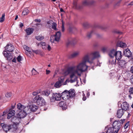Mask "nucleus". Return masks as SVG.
Wrapping results in <instances>:
<instances>
[{"label": "nucleus", "mask_w": 133, "mask_h": 133, "mask_svg": "<svg viewBox=\"0 0 133 133\" xmlns=\"http://www.w3.org/2000/svg\"><path fill=\"white\" fill-rule=\"evenodd\" d=\"M100 54L98 51H94L91 52L90 55L87 54L84 56L82 61L76 66H72L69 68L68 72L70 74V79L69 82L72 83L77 81V76H81V74L86 71L88 66L86 65V63L88 62L91 64L94 63V60L96 58L100 57Z\"/></svg>", "instance_id": "nucleus-1"}, {"label": "nucleus", "mask_w": 133, "mask_h": 133, "mask_svg": "<svg viewBox=\"0 0 133 133\" xmlns=\"http://www.w3.org/2000/svg\"><path fill=\"white\" fill-rule=\"evenodd\" d=\"M17 108L19 111L17 116L20 118H24L27 114L35 111L38 108V107L34 104L25 106L20 103L17 104Z\"/></svg>", "instance_id": "nucleus-2"}, {"label": "nucleus", "mask_w": 133, "mask_h": 133, "mask_svg": "<svg viewBox=\"0 0 133 133\" xmlns=\"http://www.w3.org/2000/svg\"><path fill=\"white\" fill-rule=\"evenodd\" d=\"M35 101L37 104L40 105H45V101L44 99L41 97L39 95L36 96L34 98Z\"/></svg>", "instance_id": "nucleus-3"}, {"label": "nucleus", "mask_w": 133, "mask_h": 133, "mask_svg": "<svg viewBox=\"0 0 133 133\" xmlns=\"http://www.w3.org/2000/svg\"><path fill=\"white\" fill-rule=\"evenodd\" d=\"M121 123L119 121H115L114 122L112 127L115 130L114 133H117L120 128Z\"/></svg>", "instance_id": "nucleus-4"}, {"label": "nucleus", "mask_w": 133, "mask_h": 133, "mask_svg": "<svg viewBox=\"0 0 133 133\" xmlns=\"http://www.w3.org/2000/svg\"><path fill=\"white\" fill-rule=\"evenodd\" d=\"M61 34L60 31L56 33L55 35L51 36L50 37V41L51 42H54V41H58L59 39Z\"/></svg>", "instance_id": "nucleus-5"}, {"label": "nucleus", "mask_w": 133, "mask_h": 133, "mask_svg": "<svg viewBox=\"0 0 133 133\" xmlns=\"http://www.w3.org/2000/svg\"><path fill=\"white\" fill-rule=\"evenodd\" d=\"M3 55L8 60H11L13 58V55L11 53H9L6 51H4L3 52Z\"/></svg>", "instance_id": "nucleus-6"}, {"label": "nucleus", "mask_w": 133, "mask_h": 133, "mask_svg": "<svg viewBox=\"0 0 133 133\" xmlns=\"http://www.w3.org/2000/svg\"><path fill=\"white\" fill-rule=\"evenodd\" d=\"M64 77H61L59 78L58 81L55 84V87L57 88H58L61 86L62 83L64 81Z\"/></svg>", "instance_id": "nucleus-7"}, {"label": "nucleus", "mask_w": 133, "mask_h": 133, "mask_svg": "<svg viewBox=\"0 0 133 133\" xmlns=\"http://www.w3.org/2000/svg\"><path fill=\"white\" fill-rule=\"evenodd\" d=\"M2 125L3 130L6 132L9 131L10 129L12 128V126L10 125H8L2 123Z\"/></svg>", "instance_id": "nucleus-8"}, {"label": "nucleus", "mask_w": 133, "mask_h": 133, "mask_svg": "<svg viewBox=\"0 0 133 133\" xmlns=\"http://www.w3.org/2000/svg\"><path fill=\"white\" fill-rule=\"evenodd\" d=\"M5 49L7 50V52L13 51L14 49V46L11 44H9L6 45L5 47Z\"/></svg>", "instance_id": "nucleus-9"}, {"label": "nucleus", "mask_w": 133, "mask_h": 133, "mask_svg": "<svg viewBox=\"0 0 133 133\" xmlns=\"http://www.w3.org/2000/svg\"><path fill=\"white\" fill-rule=\"evenodd\" d=\"M123 53L125 56L128 57H131L132 55L130 50L128 48L124 49Z\"/></svg>", "instance_id": "nucleus-10"}, {"label": "nucleus", "mask_w": 133, "mask_h": 133, "mask_svg": "<svg viewBox=\"0 0 133 133\" xmlns=\"http://www.w3.org/2000/svg\"><path fill=\"white\" fill-rule=\"evenodd\" d=\"M69 98H73L75 95V92L74 89H70L68 91Z\"/></svg>", "instance_id": "nucleus-11"}, {"label": "nucleus", "mask_w": 133, "mask_h": 133, "mask_svg": "<svg viewBox=\"0 0 133 133\" xmlns=\"http://www.w3.org/2000/svg\"><path fill=\"white\" fill-rule=\"evenodd\" d=\"M121 109L125 111L127 110L129 108V105L127 102H125L121 104Z\"/></svg>", "instance_id": "nucleus-12"}, {"label": "nucleus", "mask_w": 133, "mask_h": 133, "mask_svg": "<svg viewBox=\"0 0 133 133\" xmlns=\"http://www.w3.org/2000/svg\"><path fill=\"white\" fill-rule=\"evenodd\" d=\"M115 56L116 57V59L118 61L122 58V57L121 52L119 51H116Z\"/></svg>", "instance_id": "nucleus-13"}, {"label": "nucleus", "mask_w": 133, "mask_h": 133, "mask_svg": "<svg viewBox=\"0 0 133 133\" xmlns=\"http://www.w3.org/2000/svg\"><path fill=\"white\" fill-rule=\"evenodd\" d=\"M9 112L8 113L7 118L8 119H10L11 117L14 116L15 114V111L14 110H12L11 109H10Z\"/></svg>", "instance_id": "nucleus-14"}, {"label": "nucleus", "mask_w": 133, "mask_h": 133, "mask_svg": "<svg viewBox=\"0 0 133 133\" xmlns=\"http://www.w3.org/2000/svg\"><path fill=\"white\" fill-rule=\"evenodd\" d=\"M59 106L62 108L63 110H65L67 108V105L65 101H61L59 102Z\"/></svg>", "instance_id": "nucleus-15"}, {"label": "nucleus", "mask_w": 133, "mask_h": 133, "mask_svg": "<svg viewBox=\"0 0 133 133\" xmlns=\"http://www.w3.org/2000/svg\"><path fill=\"white\" fill-rule=\"evenodd\" d=\"M62 98L64 99H69V98L68 91L65 90L62 93Z\"/></svg>", "instance_id": "nucleus-16"}, {"label": "nucleus", "mask_w": 133, "mask_h": 133, "mask_svg": "<svg viewBox=\"0 0 133 133\" xmlns=\"http://www.w3.org/2000/svg\"><path fill=\"white\" fill-rule=\"evenodd\" d=\"M124 110L122 109H119L118 110L117 112V117L119 118H121L123 115L124 112Z\"/></svg>", "instance_id": "nucleus-17"}, {"label": "nucleus", "mask_w": 133, "mask_h": 133, "mask_svg": "<svg viewBox=\"0 0 133 133\" xmlns=\"http://www.w3.org/2000/svg\"><path fill=\"white\" fill-rule=\"evenodd\" d=\"M108 126H107L105 127V131L106 133H113L114 131L115 130L112 127H109L108 128Z\"/></svg>", "instance_id": "nucleus-18"}, {"label": "nucleus", "mask_w": 133, "mask_h": 133, "mask_svg": "<svg viewBox=\"0 0 133 133\" xmlns=\"http://www.w3.org/2000/svg\"><path fill=\"white\" fill-rule=\"evenodd\" d=\"M117 47H120L122 48H125L127 46L125 43L121 41H118L117 44Z\"/></svg>", "instance_id": "nucleus-19"}, {"label": "nucleus", "mask_w": 133, "mask_h": 133, "mask_svg": "<svg viewBox=\"0 0 133 133\" xmlns=\"http://www.w3.org/2000/svg\"><path fill=\"white\" fill-rule=\"evenodd\" d=\"M53 96L54 98H55V100L56 101H60L61 98L60 94L57 93L53 94Z\"/></svg>", "instance_id": "nucleus-20"}, {"label": "nucleus", "mask_w": 133, "mask_h": 133, "mask_svg": "<svg viewBox=\"0 0 133 133\" xmlns=\"http://www.w3.org/2000/svg\"><path fill=\"white\" fill-rule=\"evenodd\" d=\"M75 39L71 38L69 39L66 42L68 45L74 44L75 42Z\"/></svg>", "instance_id": "nucleus-21"}, {"label": "nucleus", "mask_w": 133, "mask_h": 133, "mask_svg": "<svg viewBox=\"0 0 133 133\" xmlns=\"http://www.w3.org/2000/svg\"><path fill=\"white\" fill-rule=\"evenodd\" d=\"M80 54V52L76 51L73 52L70 55V57L72 58H74L78 56Z\"/></svg>", "instance_id": "nucleus-22"}, {"label": "nucleus", "mask_w": 133, "mask_h": 133, "mask_svg": "<svg viewBox=\"0 0 133 133\" xmlns=\"http://www.w3.org/2000/svg\"><path fill=\"white\" fill-rule=\"evenodd\" d=\"M116 51L114 49L111 50L109 53V55L111 58H113L115 56Z\"/></svg>", "instance_id": "nucleus-23"}, {"label": "nucleus", "mask_w": 133, "mask_h": 133, "mask_svg": "<svg viewBox=\"0 0 133 133\" xmlns=\"http://www.w3.org/2000/svg\"><path fill=\"white\" fill-rule=\"evenodd\" d=\"M25 31L26 34L29 35H31L33 32L34 29L33 28H29L27 29Z\"/></svg>", "instance_id": "nucleus-24"}, {"label": "nucleus", "mask_w": 133, "mask_h": 133, "mask_svg": "<svg viewBox=\"0 0 133 133\" xmlns=\"http://www.w3.org/2000/svg\"><path fill=\"white\" fill-rule=\"evenodd\" d=\"M118 64L121 67H123L125 64V61L124 60H121L118 61Z\"/></svg>", "instance_id": "nucleus-25"}, {"label": "nucleus", "mask_w": 133, "mask_h": 133, "mask_svg": "<svg viewBox=\"0 0 133 133\" xmlns=\"http://www.w3.org/2000/svg\"><path fill=\"white\" fill-rule=\"evenodd\" d=\"M50 93V91L48 90H46L42 92V94L47 96H48Z\"/></svg>", "instance_id": "nucleus-26"}, {"label": "nucleus", "mask_w": 133, "mask_h": 133, "mask_svg": "<svg viewBox=\"0 0 133 133\" xmlns=\"http://www.w3.org/2000/svg\"><path fill=\"white\" fill-rule=\"evenodd\" d=\"M93 33L94 32L92 31L88 32L87 34V37L88 39L92 37Z\"/></svg>", "instance_id": "nucleus-27"}, {"label": "nucleus", "mask_w": 133, "mask_h": 133, "mask_svg": "<svg viewBox=\"0 0 133 133\" xmlns=\"http://www.w3.org/2000/svg\"><path fill=\"white\" fill-rule=\"evenodd\" d=\"M36 38L38 41H41L44 38V37L41 35L36 36Z\"/></svg>", "instance_id": "nucleus-28"}, {"label": "nucleus", "mask_w": 133, "mask_h": 133, "mask_svg": "<svg viewBox=\"0 0 133 133\" xmlns=\"http://www.w3.org/2000/svg\"><path fill=\"white\" fill-rule=\"evenodd\" d=\"M73 5V7L74 9H78L80 8V7L77 5V3L75 1L74 2Z\"/></svg>", "instance_id": "nucleus-29"}, {"label": "nucleus", "mask_w": 133, "mask_h": 133, "mask_svg": "<svg viewBox=\"0 0 133 133\" xmlns=\"http://www.w3.org/2000/svg\"><path fill=\"white\" fill-rule=\"evenodd\" d=\"M116 59H114L112 58H111L109 60V63L115 65L116 64Z\"/></svg>", "instance_id": "nucleus-30"}, {"label": "nucleus", "mask_w": 133, "mask_h": 133, "mask_svg": "<svg viewBox=\"0 0 133 133\" xmlns=\"http://www.w3.org/2000/svg\"><path fill=\"white\" fill-rule=\"evenodd\" d=\"M53 22L52 21H49L47 22L48 24L46 25V26L48 28L50 29L51 27V25L53 23Z\"/></svg>", "instance_id": "nucleus-31"}, {"label": "nucleus", "mask_w": 133, "mask_h": 133, "mask_svg": "<svg viewBox=\"0 0 133 133\" xmlns=\"http://www.w3.org/2000/svg\"><path fill=\"white\" fill-rule=\"evenodd\" d=\"M40 45L42 46V48L43 49H46V44L45 42H41L39 44V45Z\"/></svg>", "instance_id": "nucleus-32"}, {"label": "nucleus", "mask_w": 133, "mask_h": 133, "mask_svg": "<svg viewBox=\"0 0 133 133\" xmlns=\"http://www.w3.org/2000/svg\"><path fill=\"white\" fill-rule=\"evenodd\" d=\"M29 12V10L27 9H25L23 11L22 14L23 15H27Z\"/></svg>", "instance_id": "nucleus-33"}, {"label": "nucleus", "mask_w": 133, "mask_h": 133, "mask_svg": "<svg viewBox=\"0 0 133 133\" xmlns=\"http://www.w3.org/2000/svg\"><path fill=\"white\" fill-rule=\"evenodd\" d=\"M18 123H14L13 125H12V128L14 129V130H17L18 128Z\"/></svg>", "instance_id": "nucleus-34"}, {"label": "nucleus", "mask_w": 133, "mask_h": 133, "mask_svg": "<svg viewBox=\"0 0 133 133\" xmlns=\"http://www.w3.org/2000/svg\"><path fill=\"white\" fill-rule=\"evenodd\" d=\"M5 14L4 13L2 14V17L0 18V22L1 23L3 22L5 19Z\"/></svg>", "instance_id": "nucleus-35"}, {"label": "nucleus", "mask_w": 133, "mask_h": 133, "mask_svg": "<svg viewBox=\"0 0 133 133\" xmlns=\"http://www.w3.org/2000/svg\"><path fill=\"white\" fill-rule=\"evenodd\" d=\"M57 24L53 22L52 25V28L54 30H57V29L56 28Z\"/></svg>", "instance_id": "nucleus-36"}, {"label": "nucleus", "mask_w": 133, "mask_h": 133, "mask_svg": "<svg viewBox=\"0 0 133 133\" xmlns=\"http://www.w3.org/2000/svg\"><path fill=\"white\" fill-rule=\"evenodd\" d=\"M90 3L87 1H84L83 2V5L84 6L89 5Z\"/></svg>", "instance_id": "nucleus-37"}, {"label": "nucleus", "mask_w": 133, "mask_h": 133, "mask_svg": "<svg viewBox=\"0 0 133 133\" xmlns=\"http://www.w3.org/2000/svg\"><path fill=\"white\" fill-rule=\"evenodd\" d=\"M32 75H36L38 73L34 68H33L32 70Z\"/></svg>", "instance_id": "nucleus-38"}, {"label": "nucleus", "mask_w": 133, "mask_h": 133, "mask_svg": "<svg viewBox=\"0 0 133 133\" xmlns=\"http://www.w3.org/2000/svg\"><path fill=\"white\" fill-rule=\"evenodd\" d=\"M41 91V90H39L37 91L34 92L32 93V95L34 96H35L39 93Z\"/></svg>", "instance_id": "nucleus-39"}, {"label": "nucleus", "mask_w": 133, "mask_h": 133, "mask_svg": "<svg viewBox=\"0 0 133 133\" xmlns=\"http://www.w3.org/2000/svg\"><path fill=\"white\" fill-rule=\"evenodd\" d=\"M129 127V122H127L126 123L124 126V128L125 129H128Z\"/></svg>", "instance_id": "nucleus-40"}, {"label": "nucleus", "mask_w": 133, "mask_h": 133, "mask_svg": "<svg viewBox=\"0 0 133 133\" xmlns=\"http://www.w3.org/2000/svg\"><path fill=\"white\" fill-rule=\"evenodd\" d=\"M23 47L24 49L26 51L29 52L30 51V50H29V48L26 45H24Z\"/></svg>", "instance_id": "nucleus-41"}, {"label": "nucleus", "mask_w": 133, "mask_h": 133, "mask_svg": "<svg viewBox=\"0 0 133 133\" xmlns=\"http://www.w3.org/2000/svg\"><path fill=\"white\" fill-rule=\"evenodd\" d=\"M12 93L11 92H7L5 94V96L7 97H10L12 95Z\"/></svg>", "instance_id": "nucleus-42"}, {"label": "nucleus", "mask_w": 133, "mask_h": 133, "mask_svg": "<svg viewBox=\"0 0 133 133\" xmlns=\"http://www.w3.org/2000/svg\"><path fill=\"white\" fill-rule=\"evenodd\" d=\"M17 59L18 62H20L22 60V57L21 56L19 55L17 58Z\"/></svg>", "instance_id": "nucleus-43"}, {"label": "nucleus", "mask_w": 133, "mask_h": 133, "mask_svg": "<svg viewBox=\"0 0 133 133\" xmlns=\"http://www.w3.org/2000/svg\"><path fill=\"white\" fill-rule=\"evenodd\" d=\"M88 23L87 22H85L83 23V26L85 28H87L88 25Z\"/></svg>", "instance_id": "nucleus-44"}, {"label": "nucleus", "mask_w": 133, "mask_h": 133, "mask_svg": "<svg viewBox=\"0 0 133 133\" xmlns=\"http://www.w3.org/2000/svg\"><path fill=\"white\" fill-rule=\"evenodd\" d=\"M4 112H3V114L2 115H0V120H3L4 119Z\"/></svg>", "instance_id": "nucleus-45"}, {"label": "nucleus", "mask_w": 133, "mask_h": 133, "mask_svg": "<svg viewBox=\"0 0 133 133\" xmlns=\"http://www.w3.org/2000/svg\"><path fill=\"white\" fill-rule=\"evenodd\" d=\"M64 23L63 21L62 22V32H63L64 31Z\"/></svg>", "instance_id": "nucleus-46"}, {"label": "nucleus", "mask_w": 133, "mask_h": 133, "mask_svg": "<svg viewBox=\"0 0 133 133\" xmlns=\"http://www.w3.org/2000/svg\"><path fill=\"white\" fill-rule=\"evenodd\" d=\"M129 92L130 94H133V87L130 88L129 90Z\"/></svg>", "instance_id": "nucleus-47"}, {"label": "nucleus", "mask_w": 133, "mask_h": 133, "mask_svg": "<svg viewBox=\"0 0 133 133\" xmlns=\"http://www.w3.org/2000/svg\"><path fill=\"white\" fill-rule=\"evenodd\" d=\"M46 49L47 48L49 50H50L51 49V47L49 45H46Z\"/></svg>", "instance_id": "nucleus-48"}, {"label": "nucleus", "mask_w": 133, "mask_h": 133, "mask_svg": "<svg viewBox=\"0 0 133 133\" xmlns=\"http://www.w3.org/2000/svg\"><path fill=\"white\" fill-rule=\"evenodd\" d=\"M107 48L106 47H104L102 49V51L104 52H105L107 51Z\"/></svg>", "instance_id": "nucleus-49"}, {"label": "nucleus", "mask_w": 133, "mask_h": 133, "mask_svg": "<svg viewBox=\"0 0 133 133\" xmlns=\"http://www.w3.org/2000/svg\"><path fill=\"white\" fill-rule=\"evenodd\" d=\"M55 98H54V97L52 96V97L50 99V101L51 102H53L55 101H56L55 100Z\"/></svg>", "instance_id": "nucleus-50"}, {"label": "nucleus", "mask_w": 133, "mask_h": 133, "mask_svg": "<svg viewBox=\"0 0 133 133\" xmlns=\"http://www.w3.org/2000/svg\"><path fill=\"white\" fill-rule=\"evenodd\" d=\"M130 81L131 83L133 85V76H132L130 79Z\"/></svg>", "instance_id": "nucleus-51"}, {"label": "nucleus", "mask_w": 133, "mask_h": 133, "mask_svg": "<svg viewBox=\"0 0 133 133\" xmlns=\"http://www.w3.org/2000/svg\"><path fill=\"white\" fill-rule=\"evenodd\" d=\"M35 21L37 22L40 23L41 22V20L40 19H35Z\"/></svg>", "instance_id": "nucleus-52"}, {"label": "nucleus", "mask_w": 133, "mask_h": 133, "mask_svg": "<svg viewBox=\"0 0 133 133\" xmlns=\"http://www.w3.org/2000/svg\"><path fill=\"white\" fill-rule=\"evenodd\" d=\"M50 72V71L49 70H46V75H48L49 74Z\"/></svg>", "instance_id": "nucleus-53"}, {"label": "nucleus", "mask_w": 133, "mask_h": 133, "mask_svg": "<svg viewBox=\"0 0 133 133\" xmlns=\"http://www.w3.org/2000/svg\"><path fill=\"white\" fill-rule=\"evenodd\" d=\"M12 62H13L16 63V59L15 57H14L12 60Z\"/></svg>", "instance_id": "nucleus-54"}, {"label": "nucleus", "mask_w": 133, "mask_h": 133, "mask_svg": "<svg viewBox=\"0 0 133 133\" xmlns=\"http://www.w3.org/2000/svg\"><path fill=\"white\" fill-rule=\"evenodd\" d=\"M19 26L20 28H22V27L23 26V24L22 23H20V24L19 25Z\"/></svg>", "instance_id": "nucleus-55"}, {"label": "nucleus", "mask_w": 133, "mask_h": 133, "mask_svg": "<svg viewBox=\"0 0 133 133\" xmlns=\"http://www.w3.org/2000/svg\"><path fill=\"white\" fill-rule=\"evenodd\" d=\"M115 33H117V34H122V32H120L119 31H115Z\"/></svg>", "instance_id": "nucleus-56"}, {"label": "nucleus", "mask_w": 133, "mask_h": 133, "mask_svg": "<svg viewBox=\"0 0 133 133\" xmlns=\"http://www.w3.org/2000/svg\"><path fill=\"white\" fill-rule=\"evenodd\" d=\"M133 5V2H131L130 3H129L128 4V5Z\"/></svg>", "instance_id": "nucleus-57"}, {"label": "nucleus", "mask_w": 133, "mask_h": 133, "mask_svg": "<svg viewBox=\"0 0 133 133\" xmlns=\"http://www.w3.org/2000/svg\"><path fill=\"white\" fill-rule=\"evenodd\" d=\"M130 70L131 72L133 73V66L131 67Z\"/></svg>", "instance_id": "nucleus-58"}, {"label": "nucleus", "mask_w": 133, "mask_h": 133, "mask_svg": "<svg viewBox=\"0 0 133 133\" xmlns=\"http://www.w3.org/2000/svg\"><path fill=\"white\" fill-rule=\"evenodd\" d=\"M16 119V117H14V118H12L11 119V122H14V121H13V119Z\"/></svg>", "instance_id": "nucleus-59"}, {"label": "nucleus", "mask_w": 133, "mask_h": 133, "mask_svg": "<svg viewBox=\"0 0 133 133\" xmlns=\"http://www.w3.org/2000/svg\"><path fill=\"white\" fill-rule=\"evenodd\" d=\"M60 10L61 12H64V10H63L62 8H61L60 9Z\"/></svg>", "instance_id": "nucleus-60"}, {"label": "nucleus", "mask_w": 133, "mask_h": 133, "mask_svg": "<svg viewBox=\"0 0 133 133\" xmlns=\"http://www.w3.org/2000/svg\"><path fill=\"white\" fill-rule=\"evenodd\" d=\"M18 18V16L16 15V17L15 18V20H16Z\"/></svg>", "instance_id": "nucleus-61"}, {"label": "nucleus", "mask_w": 133, "mask_h": 133, "mask_svg": "<svg viewBox=\"0 0 133 133\" xmlns=\"http://www.w3.org/2000/svg\"><path fill=\"white\" fill-rule=\"evenodd\" d=\"M82 99H83V100L84 101L86 99V98L85 97H83V98Z\"/></svg>", "instance_id": "nucleus-62"}, {"label": "nucleus", "mask_w": 133, "mask_h": 133, "mask_svg": "<svg viewBox=\"0 0 133 133\" xmlns=\"http://www.w3.org/2000/svg\"><path fill=\"white\" fill-rule=\"evenodd\" d=\"M67 81H68L67 80H66V81H65V82H64V85H66V82H67Z\"/></svg>", "instance_id": "nucleus-63"}, {"label": "nucleus", "mask_w": 133, "mask_h": 133, "mask_svg": "<svg viewBox=\"0 0 133 133\" xmlns=\"http://www.w3.org/2000/svg\"><path fill=\"white\" fill-rule=\"evenodd\" d=\"M11 107H12V109H13L14 108L15 106L12 105L11 106Z\"/></svg>", "instance_id": "nucleus-64"}]
</instances>
